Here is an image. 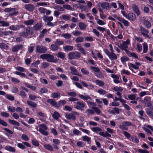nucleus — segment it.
Instances as JSON below:
<instances>
[{
  "instance_id": "ddd939ff",
  "label": "nucleus",
  "mask_w": 153,
  "mask_h": 153,
  "mask_svg": "<svg viewBox=\"0 0 153 153\" xmlns=\"http://www.w3.org/2000/svg\"><path fill=\"white\" fill-rule=\"evenodd\" d=\"M128 66L129 69L135 73L134 71L132 68L136 70L138 69L139 68V67H136V66L135 65V64H134L130 62L128 63Z\"/></svg>"
},
{
  "instance_id": "69168bd1",
  "label": "nucleus",
  "mask_w": 153,
  "mask_h": 153,
  "mask_svg": "<svg viewBox=\"0 0 153 153\" xmlns=\"http://www.w3.org/2000/svg\"><path fill=\"white\" fill-rule=\"evenodd\" d=\"M21 138L23 140L25 141H27L29 140L28 136L25 134H23L22 135Z\"/></svg>"
},
{
  "instance_id": "338daca9",
  "label": "nucleus",
  "mask_w": 153,
  "mask_h": 153,
  "mask_svg": "<svg viewBox=\"0 0 153 153\" xmlns=\"http://www.w3.org/2000/svg\"><path fill=\"white\" fill-rule=\"evenodd\" d=\"M85 112L87 113L88 115H89L90 114H93L94 112V111L91 110V109H87L85 111Z\"/></svg>"
},
{
  "instance_id": "680f3d73",
  "label": "nucleus",
  "mask_w": 153,
  "mask_h": 153,
  "mask_svg": "<svg viewBox=\"0 0 153 153\" xmlns=\"http://www.w3.org/2000/svg\"><path fill=\"white\" fill-rule=\"evenodd\" d=\"M0 124L3 126H7V123L4 120L0 118Z\"/></svg>"
},
{
  "instance_id": "c03bdc74",
  "label": "nucleus",
  "mask_w": 153,
  "mask_h": 153,
  "mask_svg": "<svg viewBox=\"0 0 153 153\" xmlns=\"http://www.w3.org/2000/svg\"><path fill=\"white\" fill-rule=\"evenodd\" d=\"M113 90L115 91L118 92L122 91L123 89L121 87L116 86L113 88Z\"/></svg>"
},
{
  "instance_id": "49530a36",
  "label": "nucleus",
  "mask_w": 153,
  "mask_h": 153,
  "mask_svg": "<svg viewBox=\"0 0 153 153\" xmlns=\"http://www.w3.org/2000/svg\"><path fill=\"white\" fill-rule=\"evenodd\" d=\"M136 94H131L128 95V99L130 100H134L136 98Z\"/></svg>"
},
{
  "instance_id": "13d9d810",
  "label": "nucleus",
  "mask_w": 153,
  "mask_h": 153,
  "mask_svg": "<svg viewBox=\"0 0 153 153\" xmlns=\"http://www.w3.org/2000/svg\"><path fill=\"white\" fill-rule=\"evenodd\" d=\"M63 7L65 9L68 10H72V7L68 4H65L63 5Z\"/></svg>"
},
{
  "instance_id": "a878e982",
  "label": "nucleus",
  "mask_w": 153,
  "mask_h": 153,
  "mask_svg": "<svg viewBox=\"0 0 153 153\" xmlns=\"http://www.w3.org/2000/svg\"><path fill=\"white\" fill-rule=\"evenodd\" d=\"M79 26L81 30H84L86 27V25L82 22H80L79 23Z\"/></svg>"
},
{
  "instance_id": "603ef678",
  "label": "nucleus",
  "mask_w": 153,
  "mask_h": 153,
  "mask_svg": "<svg viewBox=\"0 0 153 153\" xmlns=\"http://www.w3.org/2000/svg\"><path fill=\"white\" fill-rule=\"evenodd\" d=\"M75 41L77 43L82 42L84 41L83 37H78L76 39Z\"/></svg>"
},
{
  "instance_id": "473e14b6",
  "label": "nucleus",
  "mask_w": 153,
  "mask_h": 153,
  "mask_svg": "<svg viewBox=\"0 0 153 153\" xmlns=\"http://www.w3.org/2000/svg\"><path fill=\"white\" fill-rule=\"evenodd\" d=\"M52 116L53 118L56 120H57L59 117H60L59 114L56 111L54 112Z\"/></svg>"
},
{
  "instance_id": "c9c22d12",
  "label": "nucleus",
  "mask_w": 153,
  "mask_h": 153,
  "mask_svg": "<svg viewBox=\"0 0 153 153\" xmlns=\"http://www.w3.org/2000/svg\"><path fill=\"white\" fill-rule=\"evenodd\" d=\"M57 56L62 59H63L65 57V54L63 52H60L56 54Z\"/></svg>"
},
{
  "instance_id": "09e8293b",
  "label": "nucleus",
  "mask_w": 153,
  "mask_h": 153,
  "mask_svg": "<svg viewBox=\"0 0 153 153\" xmlns=\"http://www.w3.org/2000/svg\"><path fill=\"white\" fill-rule=\"evenodd\" d=\"M32 143L33 145L37 147L39 145L38 141L36 139L32 140Z\"/></svg>"
},
{
  "instance_id": "37998d69",
  "label": "nucleus",
  "mask_w": 153,
  "mask_h": 153,
  "mask_svg": "<svg viewBox=\"0 0 153 153\" xmlns=\"http://www.w3.org/2000/svg\"><path fill=\"white\" fill-rule=\"evenodd\" d=\"M16 10L15 8H7L4 9V11L6 12L11 13Z\"/></svg>"
},
{
  "instance_id": "e2e57ef3",
  "label": "nucleus",
  "mask_w": 153,
  "mask_h": 153,
  "mask_svg": "<svg viewBox=\"0 0 153 153\" xmlns=\"http://www.w3.org/2000/svg\"><path fill=\"white\" fill-rule=\"evenodd\" d=\"M96 28L98 30H99L102 33L104 32V31H105L106 30L105 28L99 26L97 27Z\"/></svg>"
},
{
  "instance_id": "ea45409f",
  "label": "nucleus",
  "mask_w": 153,
  "mask_h": 153,
  "mask_svg": "<svg viewBox=\"0 0 153 153\" xmlns=\"http://www.w3.org/2000/svg\"><path fill=\"white\" fill-rule=\"evenodd\" d=\"M42 26L41 23H38L36 24L33 27L34 29L36 30H38Z\"/></svg>"
},
{
  "instance_id": "f03ea898",
  "label": "nucleus",
  "mask_w": 153,
  "mask_h": 153,
  "mask_svg": "<svg viewBox=\"0 0 153 153\" xmlns=\"http://www.w3.org/2000/svg\"><path fill=\"white\" fill-rule=\"evenodd\" d=\"M104 51L111 60L117 59V55L114 53L113 52H110L107 49H104Z\"/></svg>"
},
{
  "instance_id": "4d7b16f0",
  "label": "nucleus",
  "mask_w": 153,
  "mask_h": 153,
  "mask_svg": "<svg viewBox=\"0 0 153 153\" xmlns=\"http://www.w3.org/2000/svg\"><path fill=\"white\" fill-rule=\"evenodd\" d=\"M7 109L8 110L11 112H14L16 111V108L13 106H9L8 107Z\"/></svg>"
},
{
  "instance_id": "de8ad7c7",
  "label": "nucleus",
  "mask_w": 153,
  "mask_h": 153,
  "mask_svg": "<svg viewBox=\"0 0 153 153\" xmlns=\"http://www.w3.org/2000/svg\"><path fill=\"white\" fill-rule=\"evenodd\" d=\"M91 69L93 71H94L95 74L97 73H99L100 71V69L97 67H90Z\"/></svg>"
},
{
  "instance_id": "864d4df0",
  "label": "nucleus",
  "mask_w": 153,
  "mask_h": 153,
  "mask_svg": "<svg viewBox=\"0 0 153 153\" xmlns=\"http://www.w3.org/2000/svg\"><path fill=\"white\" fill-rule=\"evenodd\" d=\"M92 130L96 133H98L99 132L102 131V129L98 127H93Z\"/></svg>"
},
{
  "instance_id": "f257e3e1",
  "label": "nucleus",
  "mask_w": 153,
  "mask_h": 153,
  "mask_svg": "<svg viewBox=\"0 0 153 153\" xmlns=\"http://www.w3.org/2000/svg\"><path fill=\"white\" fill-rule=\"evenodd\" d=\"M40 57L43 59H45L47 61L56 63L58 61L56 58H54L53 56L49 54H44L41 55Z\"/></svg>"
},
{
  "instance_id": "2eb2a0df",
  "label": "nucleus",
  "mask_w": 153,
  "mask_h": 153,
  "mask_svg": "<svg viewBox=\"0 0 153 153\" xmlns=\"http://www.w3.org/2000/svg\"><path fill=\"white\" fill-rule=\"evenodd\" d=\"M111 77L114 79V82L115 83H118L120 82L119 80V77L116 75L112 74L111 75Z\"/></svg>"
},
{
  "instance_id": "79ce46f5",
  "label": "nucleus",
  "mask_w": 153,
  "mask_h": 153,
  "mask_svg": "<svg viewBox=\"0 0 153 153\" xmlns=\"http://www.w3.org/2000/svg\"><path fill=\"white\" fill-rule=\"evenodd\" d=\"M129 60V58L126 56H123L121 57V60L122 63L126 62L128 61Z\"/></svg>"
},
{
  "instance_id": "9d476101",
  "label": "nucleus",
  "mask_w": 153,
  "mask_h": 153,
  "mask_svg": "<svg viewBox=\"0 0 153 153\" xmlns=\"http://www.w3.org/2000/svg\"><path fill=\"white\" fill-rule=\"evenodd\" d=\"M126 19L130 21H134L136 19V16L133 13H129L128 14Z\"/></svg>"
},
{
  "instance_id": "bf43d9fd",
  "label": "nucleus",
  "mask_w": 153,
  "mask_h": 153,
  "mask_svg": "<svg viewBox=\"0 0 153 153\" xmlns=\"http://www.w3.org/2000/svg\"><path fill=\"white\" fill-rule=\"evenodd\" d=\"M17 146L20 149L24 150L25 148V146L22 144L20 143H18L17 144Z\"/></svg>"
},
{
  "instance_id": "4468645a",
  "label": "nucleus",
  "mask_w": 153,
  "mask_h": 153,
  "mask_svg": "<svg viewBox=\"0 0 153 153\" xmlns=\"http://www.w3.org/2000/svg\"><path fill=\"white\" fill-rule=\"evenodd\" d=\"M132 8L134 12L137 14L138 16H139L140 14V12L138 7L136 5L134 4L132 6Z\"/></svg>"
},
{
  "instance_id": "412c9836",
  "label": "nucleus",
  "mask_w": 153,
  "mask_h": 153,
  "mask_svg": "<svg viewBox=\"0 0 153 153\" xmlns=\"http://www.w3.org/2000/svg\"><path fill=\"white\" fill-rule=\"evenodd\" d=\"M44 147L47 150L52 151L53 150V148L51 145L49 144H44L43 145Z\"/></svg>"
},
{
  "instance_id": "6ab92c4d",
  "label": "nucleus",
  "mask_w": 153,
  "mask_h": 153,
  "mask_svg": "<svg viewBox=\"0 0 153 153\" xmlns=\"http://www.w3.org/2000/svg\"><path fill=\"white\" fill-rule=\"evenodd\" d=\"M92 81L95 82L97 85L100 86H102L104 84V83L103 82L98 79H97L95 80H93Z\"/></svg>"
},
{
  "instance_id": "f704fd0d",
  "label": "nucleus",
  "mask_w": 153,
  "mask_h": 153,
  "mask_svg": "<svg viewBox=\"0 0 153 153\" xmlns=\"http://www.w3.org/2000/svg\"><path fill=\"white\" fill-rule=\"evenodd\" d=\"M27 103L28 105L33 108L36 107L37 105L36 103L32 101H27Z\"/></svg>"
},
{
  "instance_id": "2f4dec72",
  "label": "nucleus",
  "mask_w": 153,
  "mask_h": 153,
  "mask_svg": "<svg viewBox=\"0 0 153 153\" xmlns=\"http://www.w3.org/2000/svg\"><path fill=\"white\" fill-rule=\"evenodd\" d=\"M119 109L116 107L114 108L110 111V113L111 114H119Z\"/></svg>"
},
{
  "instance_id": "7c9ffc66",
  "label": "nucleus",
  "mask_w": 153,
  "mask_h": 153,
  "mask_svg": "<svg viewBox=\"0 0 153 153\" xmlns=\"http://www.w3.org/2000/svg\"><path fill=\"white\" fill-rule=\"evenodd\" d=\"M60 96L59 92H54L51 94V97L53 98H56L59 97Z\"/></svg>"
},
{
  "instance_id": "72a5a7b5",
  "label": "nucleus",
  "mask_w": 153,
  "mask_h": 153,
  "mask_svg": "<svg viewBox=\"0 0 153 153\" xmlns=\"http://www.w3.org/2000/svg\"><path fill=\"white\" fill-rule=\"evenodd\" d=\"M50 50L53 51H56L59 49V47L55 44H52L51 45Z\"/></svg>"
},
{
  "instance_id": "423d86ee",
  "label": "nucleus",
  "mask_w": 153,
  "mask_h": 153,
  "mask_svg": "<svg viewBox=\"0 0 153 153\" xmlns=\"http://www.w3.org/2000/svg\"><path fill=\"white\" fill-rule=\"evenodd\" d=\"M75 115H79V114L76 111H74L73 114H66L65 117L68 120H71L75 121L76 120V117Z\"/></svg>"
},
{
  "instance_id": "bb28decb",
  "label": "nucleus",
  "mask_w": 153,
  "mask_h": 153,
  "mask_svg": "<svg viewBox=\"0 0 153 153\" xmlns=\"http://www.w3.org/2000/svg\"><path fill=\"white\" fill-rule=\"evenodd\" d=\"M74 47L73 46L71 45H66L63 47V48L64 51H71L73 50Z\"/></svg>"
},
{
  "instance_id": "a18cd8bd",
  "label": "nucleus",
  "mask_w": 153,
  "mask_h": 153,
  "mask_svg": "<svg viewBox=\"0 0 153 153\" xmlns=\"http://www.w3.org/2000/svg\"><path fill=\"white\" fill-rule=\"evenodd\" d=\"M97 20V23L100 25H103L106 24V23L104 22L102 20H100V19H96Z\"/></svg>"
},
{
  "instance_id": "e433bc0d",
  "label": "nucleus",
  "mask_w": 153,
  "mask_h": 153,
  "mask_svg": "<svg viewBox=\"0 0 153 153\" xmlns=\"http://www.w3.org/2000/svg\"><path fill=\"white\" fill-rule=\"evenodd\" d=\"M121 74L123 75V74H126L127 75H129L131 73L128 70H126L124 69H123L121 71Z\"/></svg>"
},
{
  "instance_id": "393cba45",
  "label": "nucleus",
  "mask_w": 153,
  "mask_h": 153,
  "mask_svg": "<svg viewBox=\"0 0 153 153\" xmlns=\"http://www.w3.org/2000/svg\"><path fill=\"white\" fill-rule=\"evenodd\" d=\"M9 25V23L3 20H0V26L2 27H8Z\"/></svg>"
},
{
  "instance_id": "1a4fd4ad",
  "label": "nucleus",
  "mask_w": 153,
  "mask_h": 153,
  "mask_svg": "<svg viewBox=\"0 0 153 153\" xmlns=\"http://www.w3.org/2000/svg\"><path fill=\"white\" fill-rule=\"evenodd\" d=\"M23 46L21 45H18L13 46L12 48V51L14 52H17L19 50H23Z\"/></svg>"
},
{
  "instance_id": "f8f14e48",
  "label": "nucleus",
  "mask_w": 153,
  "mask_h": 153,
  "mask_svg": "<svg viewBox=\"0 0 153 153\" xmlns=\"http://www.w3.org/2000/svg\"><path fill=\"white\" fill-rule=\"evenodd\" d=\"M110 5V4L108 3L103 2L101 3V7L103 9L108 10L111 8Z\"/></svg>"
},
{
  "instance_id": "3c124183",
  "label": "nucleus",
  "mask_w": 153,
  "mask_h": 153,
  "mask_svg": "<svg viewBox=\"0 0 153 153\" xmlns=\"http://www.w3.org/2000/svg\"><path fill=\"white\" fill-rule=\"evenodd\" d=\"M0 48L2 49H7L8 48V46L6 44L0 43Z\"/></svg>"
},
{
  "instance_id": "aec40b11",
  "label": "nucleus",
  "mask_w": 153,
  "mask_h": 153,
  "mask_svg": "<svg viewBox=\"0 0 153 153\" xmlns=\"http://www.w3.org/2000/svg\"><path fill=\"white\" fill-rule=\"evenodd\" d=\"M143 23L144 26L147 28H149L151 27V24L149 21L144 20L143 21Z\"/></svg>"
},
{
  "instance_id": "7ed1b4c3",
  "label": "nucleus",
  "mask_w": 153,
  "mask_h": 153,
  "mask_svg": "<svg viewBox=\"0 0 153 153\" xmlns=\"http://www.w3.org/2000/svg\"><path fill=\"white\" fill-rule=\"evenodd\" d=\"M39 131L41 134L45 135H48V132L45 131L48 128L45 125L41 124L39 125Z\"/></svg>"
},
{
  "instance_id": "cd10ccee",
  "label": "nucleus",
  "mask_w": 153,
  "mask_h": 153,
  "mask_svg": "<svg viewBox=\"0 0 153 153\" xmlns=\"http://www.w3.org/2000/svg\"><path fill=\"white\" fill-rule=\"evenodd\" d=\"M143 53H145L147 52L148 50V45L146 43L144 42L143 44Z\"/></svg>"
},
{
  "instance_id": "5701e85b",
  "label": "nucleus",
  "mask_w": 153,
  "mask_h": 153,
  "mask_svg": "<svg viewBox=\"0 0 153 153\" xmlns=\"http://www.w3.org/2000/svg\"><path fill=\"white\" fill-rule=\"evenodd\" d=\"M70 69L71 71V73L72 74L75 75H79V73L74 67H71Z\"/></svg>"
},
{
  "instance_id": "0e129e2a",
  "label": "nucleus",
  "mask_w": 153,
  "mask_h": 153,
  "mask_svg": "<svg viewBox=\"0 0 153 153\" xmlns=\"http://www.w3.org/2000/svg\"><path fill=\"white\" fill-rule=\"evenodd\" d=\"M1 115L3 117H8L9 116V114L8 113L5 112H1Z\"/></svg>"
},
{
  "instance_id": "c756f323",
  "label": "nucleus",
  "mask_w": 153,
  "mask_h": 153,
  "mask_svg": "<svg viewBox=\"0 0 153 153\" xmlns=\"http://www.w3.org/2000/svg\"><path fill=\"white\" fill-rule=\"evenodd\" d=\"M34 22L33 20L30 19L24 21V24L27 25H33Z\"/></svg>"
},
{
  "instance_id": "6e6552de",
  "label": "nucleus",
  "mask_w": 153,
  "mask_h": 153,
  "mask_svg": "<svg viewBox=\"0 0 153 153\" xmlns=\"http://www.w3.org/2000/svg\"><path fill=\"white\" fill-rule=\"evenodd\" d=\"M140 31L142 34L144 36L148 38H150V37L148 35L149 31L147 30L143 27H141L140 28Z\"/></svg>"
},
{
  "instance_id": "0eeeda50",
  "label": "nucleus",
  "mask_w": 153,
  "mask_h": 153,
  "mask_svg": "<svg viewBox=\"0 0 153 153\" xmlns=\"http://www.w3.org/2000/svg\"><path fill=\"white\" fill-rule=\"evenodd\" d=\"M47 51V48L45 47L38 45L36 46V52L40 53H44L46 52Z\"/></svg>"
},
{
  "instance_id": "f3484780",
  "label": "nucleus",
  "mask_w": 153,
  "mask_h": 153,
  "mask_svg": "<svg viewBox=\"0 0 153 153\" xmlns=\"http://www.w3.org/2000/svg\"><path fill=\"white\" fill-rule=\"evenodd\" d=\"M60 18L65 20L68 21L71 19V16L68 14H64L61 16Z\"/></svg>"
},
{
  "instance_id": "4be33fe9",
  "label": "nucleus",
  "mask_w": 153,
  "mask_h": 153,
  "mask_svg": "<svg viewBox=\"0 0 153 153\" xmlns=\"http://www.w3.org/2000/svg\"><path fill=\"white\" fill-rule=\"evenodd\" d=\"M9 28L13 30H18L20 29V27L18 25H12L9 27Z\"/></svg>"
},
{
  "instance_id": "39448f33",
  "label": "nucleus",
  "mask_w": 153,
  "mask_h": 153,
  "mask_svg": "<svg viewBox=\"0 0 153 153\" xmlns=\"http://www.w3.org/2000/svg\"><path fill=\"white\" fill-rule=\"evenodd\" d=\"M85 106V103L83 102L78 101L74 105V108L77 109L82 111L84 110V108Z\"/></svg>"
},
{
  "instance_id": "6e6d98bb",
  "label": "nucleus",
  "mask_w": 153,
  "mask_h": 153,
  "mask_svg": "<svg viewBox=\"0 0 153 153\" xmlns=\"http://www.w3.org/2000/svg\"><path fill=\"white\" fill-rule=\"evenodd\" d=\"M97 92L100 94L103 95H105L107 93L106 91L102 89L98 90Z\"/></svg>"
},
{
  "instance_id": "b1692460",
  "label": "nucleus",
  "mask_w": 153,
  "mask_h": 153,
  "mask_svg": "<svg viewBox=\"0 0 153 153\" xmlns=\"http://www.w3.org/2000/svg\"><path fill=\"white\" fill-rule=\"evenodd\" d=\"M5 149L9 151L13 152H16L15 149L10 146H6L5 147Z\"/></svg>"
},
{
  "instance_id": "c85d7f7f",
  "label": "nucleus",
  "mask_w": 153,
  "mask_h": 153,
  "mask_svg": "<svg viewBox=\"0 0 153 153\" xmlns=\"http://www.w3.org/2000/svg\"><path fill=\"white\" fill-rule=\"evenodd\" d=\"M79 96L81 98L84 100L91 99V97L88 95H84L82 94H79Z\"/></svg>"
},
{
  "instance_id": "4c0bfd02",
  "label": "nucleus",
  "mask_w": 153,
  "mask_h": 153,
  "mask_svg": "<svg viewBox=\"0 0 153 153\" xmlns=\"http://www.w3.org/2000/svg\"><path fill=\"white\" fill-rule=\"evenodd\" d=\"M82 140L84 141H87L88 143L89 144L91 140V138L87 136H83L82 137Z\"/></svg>"
},
{
  "instance_id": "dca6fc26",
  "label": "nucleus",
  "mask_w": 153,
  "mask_h": 153,
  "mask_svg": "<svg viewBox=\"0 0 153 153\" xmlns=\"http://www.w3.org/2000/svg\"><path fill=\"white\" fill-rule=\"evenodd\" d=\"M47 102L55 107H59V106L57 105L56 102L53 99H48L47 100Z\"/></svg>"
},
{
  "instance_id": "5fc2aeb1",
  "label": "nucleus",
  "mask_w": 153,
  "mask_h": 153,
  "mask_svg": "<svg viewBox=\"0 0 153 153\" xmlns=\"http://www.w3.org/2000/svg\"><path fill=\"white\" fill-rule=\"evenodd\" d=\"M6 98L10 101H13L14 100V97L12 95L9 94H6Z\"/></svg>"
},
{
  "instance_id": "9b49d317",
  "label": "nucleus",
  "mask_w": 153,
  "mask_h": 153,
  "mask_svg": "<svg viewBox=\"0 0 153 153\" xmlns=\"http://www.w3.org/2000/svg\"><path fill=\"white\" fill-rule=\"evenodd\" d=\"M131 125V123L126 121L123 122L121 125H120L119 127L121 128L127 130V128H125V126H129Z\"/></svg>"
},
{
  "instance_id": "20e7f679",
  "label": "nucleus",
  "mask_w": 153,
  "mask_h": 153,
  "mask_svg": "<svg viewBox=\"0 0 153 153\" xmlns=\"http://www.w3.org/2000/svg\"><path fill=\"white\" fill-rule=\"evenodd\" d=\"M68 55L69 58L70 59H78L81 56L80 54L77 52H70Z\"/></svg>"
},
{
  "instance_id": "a211bd4d",
  "label": "nucleus",
  "mask_w": 153,
  "mask_h": 153,
  "mask_svg": "<svg viewBox=\"0 0 153 153\" xmlns=\"http://www.w3.org/2000/svg\"><path fill=\"white\" fill-rule=\"evenodd\" d=\"M25 7L27 10L30 11H32L34 9V6L30 4L26 5Z\"/></svg>"
},
{
  "instance_id": "8fccbe9b",
  "label": "nucleus",
  "mask_w": 153,
  "mask_h": 153,
  "mask_svg": "<svg viewBox=\"0 0 153 153\" xmlns=\"http://www.w3.org/2000/svg\"><path fill=\"white\" fill-rule=\"evenodd\" d=\"M26 32L28 35L32 34L33 32L32 29L30 27H28L26 29Z\"/></svg>"
},
{
  "instance_id": "774afa93",
  "label": "nucleus",
  "mask_w": 153,
  "mask_h": 153,
  "mask_svg": "<svg viewBox=\"0 0 153 153\" xmlns=\"http://www.w3.org/2000/svg\"><path fill=\"white\" fill-rule=\"evenodd\" d=\"M132 141L133 142L138 143L139 142V140L138 138L135 136H133L131 137Z\"/></svg>"
},
{
  "instance_id": "58836bf2",
  "label": "nucleus",
  "mask_w": 153,
  "mask_h": 153,
  "mask_svg": "<svg viewBox=\"0 0 153 153\" xmlns=\"http://www.w3.org/2000/svg\"><path fill=\"white\" fill-rule=\"evenodd\" d=\"M9 122L10 124H12L15 126H19V122L12 120H9Z\"/></svg>"
},
{
  "instance_id": "a19ab883",
  "label": "nucleus",
  "mask_w": 153,
  "mask_h": 153,
  "mask_svg": "<svg viewBox=\"0 0 153 153\" xmlns=\"http://www.w3.org/2000/svg\"><path fill=\"white\" fill-rule=\"evenodd\" d=\"M118 47L120 48L121 49L123 50H125V49H127L128 48V46L126 45L123 43V44H120L118 46Z\"/></svg>"
},
{
  "instance_id": "052dcab7",
  "label": "nucleus",
  "mask_w": 153,
  "mask_h": 153,
  "mask_svg": "<svg viewBox=\"0 0 153 153\" xmlns=\"http://www.w3.org/2000/svg\"><path fill=\"white\" fill-rule=\"evenodd\" d=\"M16 70L22 72H24L26 70V69L22 67H16Z\"/></svg>"
}]
</instances>
